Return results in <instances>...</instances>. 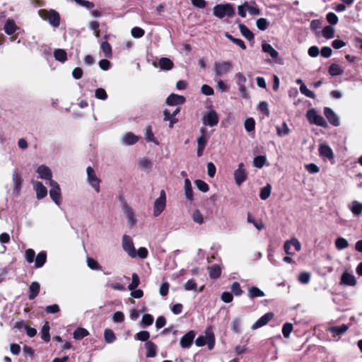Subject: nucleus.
Here are the masks:
<instances>
[{"mask_svg":"<svg viewBox=\"0 0 362 362\" xmlns=\"http://www.w3.org/2000/svg\"><path fill=\"white\" fill-rule=\"evenodd\" d=\"M326 19L331 25H336L339 21L337 16L333 12L328 13Z\"/></svg>","mask_w":362,"mask_h":362,"instance_id":"58","label":"nucleus"},{"mask_svg":"<svg viewBox=\"0 0 362 362\" xmlns=\"http://www.w3.org/2000/svg\"><path fill=\"white\" fill-rule=\"evenodd\" d=\"M202 135L197 138V154L198 157H200L203 154L204 149L207 144L209 137L206 136L205 133V130L204 129H201Z\"/></svg>","mask_w":362,"mask_h":362,"instance_id":"16","label":"nucleus"},{"mask_svg":"<svg viewBox=\"0 0 362 362\" xmlns=\"http://www.w3.org/2000/svg\"><path fill=\"white\" fill-rule=\"evenodd\" d=\"M12 181L13 184V193L16 196H18L20 194L21 189V185H22V177L20 173L18 172L17 170H15L13 171L12 173Z\"/></svg>","mask_w":362,"mask_h":362,"instance_id":"15","label":"nucleus"},{"mask_svg":"<svg viewBox=\"0 0 362 362\" xmlns=\"http://www.w3.org/2000/svg\"><path fill=\"white\" fill-rule=\"evenodd\" d=\"M40 284L37 281H34L33 282L30 287H29V291H30V294H29V299L30 300H33L34 299L39 293L40 292Z\"/></svg>","mask_w":362,"mask_h":362,"instance_id":"30","label":"nucleus"},{"mask_svg":"<svg viewBox=\"0 0 362 362\" xmlns=\"http://www.w3.org/2000/svg\"><path fill=\"white\" fill-rule=\"evenodd\" d=\"M185 98L182 95L171 94L166 99V103L169 105H182L185 103Z\"/></svg>","mask_w":362,"mask_h":362,"instance_id":"22","label":"nucleus"},{"mask_svg":"<svg viewBox=\"0 0 362 362\" xmlns=\"http://www.w3.org/2000/svg\"><path fill=\"white\" fill-rule=\"evenodd\" d=\"M139 168L144 171H149L153 167V163L147 158H141L137 161Z\"/></svg>","mask_w":362,"mask_h":362,"instance_id":"25","label":"nucleus"},{"mask_svg":"<svg viewBox=\"0 0 362 362\" xmlns=\"http://www.w3.org/2000/svg\"><path fill=\"white\" fill-rule=\"evenodd\" d=\"M4 30L7 35H11L18 30V26L13 19L8 18L5 23Z\"/></svg>","mask_w":362,"mask_h":362,"instance_id":"24","label":"nucleus"},{"mask_svg":"<svg viewBox=\"0 0 362 362\" xmlns=\"http://www.w3.org/2000/svg\"><path fill=\"white\" fill-rule=\"evenodd\" d=\"M218 120V115L217 112L213 109H210L209 111L205 112L202 118V123L204 125L210 127H214L217 125Z\"/></svg>","mask_w":362,"mask_h":362,"instance_id":"9","label":"nucleus"},{"mask_svg":"<svg viewBox=\"0 0 362 362\" xmlns=\"http://www.w3.org/2000/svg\"><path fill=\"white\" fill-rule=\"evenodd\" d=\"M266 162V157L262 156H257L253 160V165L256 168H261Z\"/></svg>","mask_w":362,"mask_h":362,"instance_id":"52","label":"nucleus"},{"mask_svg":"<svg viewBox=\"0 0 362 362\" xmlns=\"http://www.w3.org/2000/svg\"><path fill=\"white\" fill-rule=\"evenodd\" d=\"M95 96L99 100H105L107 98V94L103 88H97L95 91Z\"/></svg>","mask_w":362,"mask_h":362,"instance_id":"62","label":"nucleus"},{"mask_svg":"<svg viewBox=\"0 0 362 362\" xmlns=\"http://www.w3.org/2000/svg\"><path fill=\"white\" fill-rule=\"evenodd\" d=\"M47 259V255L45 252H40L37 254L35 261V266L36 268H40L42 267Z\"/></svg>","mask_w":362,"mask_h":362,"instance_id":"36","label":"nucleus"},{"mask_svg":"<svg viewBox=\"0 0 362 362\" xmlns=\"http://www.w3.org/2000/svg\"><path fill=\"white\" fill-rule=\"evenodd\" d=\"M257 27L261 30H265L269 25V23L266 18H261L256 21Z\"/></svg>","mask_w":362,"mask_h":362,"instance_id":"56","label":"nucleus"},{"mask_svg":"<svg viewBox=\"0 0 362 362\" xmlns=\"http://www.w3.org/2000/svg\"><path fill=\"white\" fill-rule=\"evenodd\" d=\"M140 284V280L139 276L134 273L132 275V282L128 285V288L130 291L135 289Z\"/></svg>","mask_w":362,"mask_h":362,"instance_id":"48","label":"nucleus"},{"mask_svg":"<svg viewBox=\"0 0 362 362\" xmlns=\"http://www.w3.org/2000/svg\"><path fill=\"white\" fill-rule=\"evenodd\" d=\"M320 156L324 160H329L331 164L335 163L334 155L330 146L325 144H321L318 148Z\"/></svg>","mask_w":362,"mask_h":362,"instance_id":"11","label":"nucleus"},{"mask_svg":"<svg viewBox=\"0 0 362 362\" xmlns=\"http://www.w3.org/2000/svg\"><path fill=\"white\" fill-rule=\"evenodd\" d=\"M185 195L187 199L189 201L193 199V192L191 182L187 178L185 180Z\"/></svg>","mask_w":362,"mask_h":362,"instance_id":"32","label":"nucleus"},{"mask_svg":"<svg viewBox=\"0 0 362 362\" xmlns=\"http://www.w3.org/2000/svg\"><path fill=\"white\" fill-rule=\"evenodd\" d=\"M247 222L252 223L258 230L264 228V224L261 220H256L250 213L247 214Z\"/></svg>","mask_w":362,"mask_h":362,"instance_id":"27","label":"nucleus"},{"mask_svg":"<svg viewBox=\"0 0 362 362\" xmlns=\"http://www.w3.org/2000/svg\"><path fill=\"white\" fill-rule=\"evenodd\" d=\"M131 33L134 37L139 38L144 35V30L139 27H134L132 29Z\"/></svg>","mask_w":362,"mask_h":362,"instance_id":"64","label":"nucleus"},{"mask_svg":"<svg viewBox=\"0 0 362 362\" xmlns=\"http://www.w3.org/2000/svg\"><path fill=\"white\" fill-rule=\"evenodd\" d=\"M298 281L302 284H308L310 280V274L308 272H300L298 276Z\"/></svg>","mask_w":362,"mask_h":362,"instance_id":"49","label":"nucleus"},{"mask_svg":"<svg viewBox=\"0 0 362 362\" xmlns=\"http://www.w3.org/2000/svg\"><path fill=\"white\" fill-rule=\"evenodd\" d=\"M88 332L85 328H77L73 333V337L75 339H81L88 335Z\"/></svg>","mask_w":362,"mask_h":362,"instance_id":"44","label":"nucleus"},{"mask_svg":"<svg viewBox=\"0 0 362 362\" xmlns=\"http://www.w3.org/2000/svg\"><path fill=\"white\" fill-rule=\"evenodd\" d=\"M213 13L218 18H223L224 17L230 18L234 16L235 9L230 4H221L213 8Z\"/></svg>","mask_w":362,"mask_h":362,"instance_id":"1","label":"nucleus"},{"mask_svg":"<svg viewBox=\"0 0 362 362\" xmlns=\"http://www.w3.org/2000/svg\"><path fill=\"white\" fill-rule=\"evenodd\" d=\"M104 337L106 343L107 344H112L116 340V336L113 331L110 329H105Z\"/></svg>","mask_w":362,"mask_h":362,"instance_id":"45","label":"nucleus"},{"mask_svg":"<svg viewBox=\"0 0 362 362\" xmlns=\"http://www.w3.org/2000/svg\"><path fill=\"white\" fill-rule=\"evenodd\" d=\"M328 72L331 76H336L342 74L344 69L337 64H332L329 67Z\"/></svg>","mask_w":362,"mask_h":362,"instance_id":"35","label":"nucleus"},{"mask_svg":"<svg viewBox=\"0 0 362 362\" xmlns=\"http://www.w3.org/2000/svg\"><path fill=\"white\" fill-rule=\"evenodd\" d=\"M241 34L247 40H250L253 39L254 35L243 24H239L238 25Z\"/></svg>","mask_w":362,"mask_h":362,"instance_id":"46","label":"nucleus"},{"mask_svg":"<svg viewBox=\"0 0 362 362\" xmlns=\"http://www.w3.org/2000/svg\"><path fill=\"white\" fill-rule=\"evenodd\" d=\"M262 47V51L269 54L272 59H276L278 57V52L270 44L263 43Z\"/></svg>","mask_w":362,"mask_h":362,"instance_id":"28","label":"nucleus"},{"mask_svg":"<svg viewBox=\"0 0 362 362\" xmlns=\"http://www.w3.org/2000/svg\"><path fill=\"white\" fill-rule=\"evenodd\" d=\"M49 185L50 187L49 193L51 199L57 205H60L62 202V193L59 184L54 180H51Z\"/></svg>","mask_w":362,"mask_h":362,"instance_id":"8","label":"nucleus"},{"mask_svg":"<svg viewBox=\"0 0 362 362\" xmlns=\"http://www.w3.org/2000/svg\"><path fill=\"white\" fill-rule=\"evenodd\" d=\"M349 329L347 325L343 324L340 326H334L329 328V331L334 335H341L344 334Z\"/></svg>","mask_w":362,"mask_h":362,"instance_id":"31","label":"nucleus"},{"mask_svg":"<svg viewBox=\"0 0 362 362\" xmlns=\"http://www.w3.org/2000/svg\"><path fill=\"white\" fill-rule=\"evenodd\" d=\"M39 16L44 20L48 21L49 23L54 27H58L59 25L60 18L59 13L54 11H47L41 9L39 11Z\"/></svg>","mask_w":362,"mask_h":362,"instance_id":"3","label":"nucleus"},{"mask_svg":"<svg viewBox=\"0 0 362 362\" xmlns=\"http://www.w3.org/2000/svg\"><path fill=\"white\" fill-rule=\"evenodd\" d=\"M146 348V356L154 357L156 355V346L151 341H148L145 344Z\"/></svg>","mask_w":362,"mask_h":362,"instance_id":"38","label":"nucleus"},{"mask_svg":"<svg viewBox=\"0 0 362 362\" xmlns=\"http://www.w3.org/2000/svg\"><path fill=\"white\" fill-rule=\"evenodd\" d=\"M144 138L147 142L153 143L156 145H158L159 143L158 140L154 136V134L152 131V128L151 126H147L144 129Z\"/></svg>","mask_w":362,"mask_h":362,"instance_id":"26","label":"nucleus"},{"mask_svg":"<svg viewBox=\"0 0 362 362\" xmlns=\"http://www.w3.org/2000/svg\"><path fill=\"white\" fill-rule=\"evenodd\" d=\"M335 247L337 250H341L349 247V243L343 237H339L335 240Z\"/></svg>","mask_w":362,"mask_h":362,"instance_id":"41","label":"nucleus"},{"mask_svg":"<svg viewBox=\"0 0 362 362\" xmlns=\"http://www.w3.org/2000/svg\"><path fill=\"white\" fill-rule=\"evenodd\" d=\"M300 250V243L296 238L288 240L284 243V250L288 255H294L296 252H299Z\"/></svg>","mask_w":362,"mask_h":362,"instance_id":"7","label":"nucleus"},{"mask_svg":"<svg viewBox=\"0 0 362 362\" xmlns=\"http://www.w3.org/2000/svg\"><path fill=\"white\" fill-rule=\"evenodd\" d=\"M233 68V64L229 61H221L215 63L214 72L216 76H223L229 73Z\"/></svg>","mask_w":362,"mask_h":362,"instance_id":"5","label":"nucleus"},{"mask_svg":"<svg viewBox=\"0 0 362 362\" xmlns=\"http://www.w3.org/2000/svg\"><path fill=\"white\" fill-rule=\"evenodd\" d=\"M166 206V194L164 190L160 192L159 197L153 203V214L154 216H158L164 211Z\"/></svg>","mask_w":362,"mask_h":362,"instance_id":"6","label":"nucleus"},{"mask_svg":"<svg viewBox=\"0 0 362 362\" xmlns=\"http://www.w3.org/2000/svg\"><path fill=\"white\" fill-rule=\"evenodd\" d=\"M349 209L355 216H358L362 213V203L358 201H353L349 206Z\"/></svg>","mask_w":362,"mask_h":362,"instance_id":"29","label":"nucleus"},{"mask_svg":"<svg viewBox=\"0 0 362 362\" xmlns=\"http://www.w3.org/2000/svg\"><path fill=\"white\" fill-rule=\"evenodd\" d=\"M264 296V293L257 287L252 286L248 289V296L250 298L263 297Z\"/></svg>","mask_w":362,"mask_h":362,"instance_id":"39","label":"nucleus"},{"mask_svg":"<svg viewBox=\"0 0 362 362\" xmlns=\"http://www.w3.org/2000/svg\"><path fill=\"white\" fill-rule=\"evenodd\" d=\"M322 35L326 39H332L334 36V28L332 25H326L322 30Z\"/></svg>","mask_w":362,"mask_h":362,"instance_id":"42","label":"nucleus"},{"mask_svg":"<svg viewBox=\"0 0 362 362\" xmlns=\"http://www.w3.org/2000/svg\"><path fill=\"white\" fill-rule=\"evenodd\" d=\"M36 173L39 178L47 180L49 181V183H50L51 180H53L52 172L51 169L45 165H40L38 166L36 169Z\"/></svg>","mask_w":362,"mask_h":362,"instance_id":"13","label":"nucleus"},{"mask_svg":"<svg viewBox=\"0 0 362 362\" xmlns=\"http://www.w3.org/2000/svg\"><path fill=\"white\" fill-rule=\"evenodd\" d=\"M35 256V252L33 249H28L25 252V257L28 263H32L34 262V258Z\"/></svg>","mask_w":362,"mask_h":362,"instance_id":"63","label":"nucleus"},{"mask_svg":"<svg viewBox=\"0 0 362 362\" xmlns=\"http://www.w3.org/2000/svg\"><path fill=\"white\" fill-rule=\"evenodd\" d=\"M209 276L212 279H217L221 274V268L218 264H214L209 267Z\"/></svg>","mask_w":362,"mask_h":362,"instance_id":"34","label":"nucleus"},{"mask_svg":"<svg viewBox=\"0 0 362 362\" xmlns=\"http://www.w3.org/2000/svg\"><path fill=\"white\" fill-rule=\"evenodd\" d=\"M272 192V186L269 184H267L265 187H264L260 192L259 197L262 200H266L271 194Z\"/></svg>","mask_w":362,"mask_h":362,"instance_id":"47","label":"nucleus"},{"mask_svg":"<svg viewBox=\"0 0 362 362\" xmlns=\"http://www.w3.org/2000/svg\"><path fill=\"white\" fill-rule=\"evenodd\" d=\"M241 321L240 319L236 318L233 320L230 325V328L233 332L239 333L240 332Z\"/></svg>","mask_w":362,"mask_h":362,"instance_id":"60","label":"nucleus"},{"mask_svg":"<svg viewBox=\"0 0 362 362\" xmlns=\"http://www.w3.org/2000/svg\"><path fill=\"white\" fill-rule=\"evenodd\" d=\"M234 180L237 185L243 184L247 178V173L243 163H240L233 173Z\"/></svg>","mask_w":362,"mask_h":362,"instance_id":"10","label":"nucleus"},{"mask_svg":"<svg viewBox=\"0 0 362 362\" xmlns=\"http://www.w3.org/2000/svg\"><path fill=\"white\" fill-rule=\"evenodd\" d=\"M192 219L195 223L198 224H202L204 223V217L199 210H195L193 211Z\"/></svg>","mask_w":362,"mask_h":362,"instance_id":"54","label":"nucleus"},{"mask_svg":"<svg viewBox=\"0 0 362 362\" xmlns=\"http://www.w3.org/2000/svg\"><path fill=\"white\" fill-rule=\"evenodd\" d=\"M277 134L279 136H283L288 134L289 133V128L286 123H283L281 127H276Z\"/></svg>","mask_w":362,"mask_h":362,"instance_id":"53","label":"nucleus"},{"mask_svg":"<svg viewBox=\"0 0 362 362\" xmlns=\"http://www.w3.org/2000/svg\"><path fill=\"white\" fill-rule=\"evenodd\" d=\"M293 330V325L291 323H285L282 327V333L285 338H288Z\"/></svg>","mask_w":362,"mask_h":362,"instance_id":"55","label":"nucleus"},{"mask_svg":"<svg viewBox=\"0 0 362 362\" xmlns=\"http://www.w3.org/2000/svg\"><path fill=\"white\" fill-rule=\"evenodd\" d=\"M306 117L310 123L317 124V112L314 108H311L308 111Z\"/></svg>","mask_w":362,"mask_h":362,"instance_id":"51","label":"nucleus"},{"mask_svg":"<svg viewBox=\"0 0 362 362\" xmlns=\"http://www.w3.org/2000/svg\"><path fill=\"white\" fill-rule=\"evenodd\" d=\"M230 288L232 293L236 296H239L243 293V290L241 289L240 285L238 282H233Z\"/></svg>","mask_w":362,"mask_h":362,"instance_id":"59","label":"nucleus"},{"mask_svg":"<svg viewBox=\"0 0 362 362\" xmlns=\"http://www.w3.org/2000/svg\"><path fill=\"white\" fill-rule=\"evenodd\" d=\"M173 66V62L168 58L163 57L159 61V67L163 70H170Z\"/></svg>","mask_w":362,"mask_h":362,"instance_id":"33","label":"nucleus"},{"mask_svg":"<svg viewBox=\"0 0 362 362\" xmlns=\"http://www.w3.org/2000/svg\"><path fill=\"white\" fill-rule=\"evenodd\" d=\"M215 344L214 334L211 329H207L204 335L199 336L195 340V344L197 346H202L207 344L209 349L211 350Z\"/></svg>","mask_w":362,"mask_h":362,"instance_id":"2","label":"nucleus"},{"mask_svg":"<svg viewBox=\"0 0 362 362\" xmlns=\"http://www.w3.org/2000/svg\"><path fill=\"white\" fill-rule=\"evenodd\" d=\"M196 187L202 192H206L209 190L208 185L201 180H197L194 182Z\"/></svg>","mask_w":362,"mask_h":362,"instance_id":"57","label":"nucleus"},{"mask_svg":"<svg viewBox=\"0 0 362 362\" xmlns=\"http://www.w3.org/2000/svg\"><path fill=\"white\" fill-rule=\"evenodd\" d=\"M122 249L132 258H136V249L130 236L124 235L122 241Z\"/></svg>","mask_w":362,"mask_h":362,"instance_id":"12","label":"nucleus"},{"mask_svg":"<svg viewBox=\"0 0 362 362\" xmlns=\"http://www.w3.org/2000/svg\"><path fill=\"white\" fill-rule=\"evenodd\" d=\"M31 184L33 185V189L36 193V197L37 199H42L47 196V189L41 182L32 180Z\"/></svg>","mask_w":362,"mask_h":362,"instance_id":"14","label":"nucleus"},{"mask_svg":"<svg viewBox=\"0 0 362 362\" xmlns=\"http://www.w3.org/2000/svg\"><path fill=\"white\" fill-rule=\"evenodd\" d=\"M274 317L273 313H267L258 319L252 326V329H256L267 325Z\"/></svg>","mask_w":362,"mask_h":362,"instance_id":"18","label":"nucleus"},{"mask_svg":"<svg viewBox=\"0 0 362 362\" xmlns=\"http://www.w3.org/2000/svg\"><path fill=\"white\" fill-rule=\"evenodd\" d=\"M87 264H88V267L91 269H93V270H100V266L99 265L98 262L90 257L87 258Z\"/></svg>","mask_w":362,"mask_h":362,"instance_id":"61","label":"nucleus"},{"mask_svg":"<svg viewBox=\"0 0 362 362\" xmlns=\"http://www.w3.org/2000/svg\"><path fill=\"white\" fill-rule=\"evenodd\" d=\"M54 57L56 59V60L64 62L66 61L67 57H66V52L65 50L62 49H57L54 52Z\"/></svg>","mask_w":362,"mask_h":362,"instance_id":"43","label":"nucleus"},{"mask_svg":"<svg viewBox=\"0 0 362 362\" xmlns=\"http://www.w3.org/2000/svg\"><path fill=\"white\" fill-rule=\"evenodd\" d=\"M100 49L103 52L104 57L107 58H110L112 57V47L107 41L101 42Z\"/></svg>","mask_w":362,"mask_h":362,"instance_id":"40","label":"nucleus"},{"mask_svg":"<svg viewBox=\"0 0 362 362\" xmlns=\"http://www.w3.org/2000/svg\"><path fill=\"white\" fill-rule=\"evenodd\" d=\"M123 212L129 225H130V226H135L137 220L134 210L128 206H124L123 207Z\"/></svg>","mask_w":362,"mask_h":362,"instance_id":"19","label":"nucleus"},{"mask_svg":"<svg viewBox=\"0 0 362 362\" xmlns=\"http://www.w3.org/2000/svg\"><path fill=\"white\" fill-rule=\"evenodd\" d=\"M244 127L247 132H252L255 129V122L253 118L249 117L245 119L244 122Z\"/></svg>","mask_w":362,"mask_h":362,"instance_id":"50","label":"nucleus"},{"mask_svg":"<svg viewBox=\"0 0 362 362\" xmlns=\"http://www.w3.org/2000/svg\"><path fill=\"white\" fill-rule=\"evenodd\" d=\"M340 284L345 286H354L356 284V279L353 274L344 272L341 276Z\"/></svg>","mask_w":362,"mask_h":362,"instance_id":"21","label":"nucleus"},{"mask_svg":"<svg viewBox=\"0 0 362 362\" xmlns=\"http://www.w3.org/2000/svg\"><path fill=\"white\" fill-rule=\"evenodd\" d=\"M324 115L327 119L328 122L334 127H338L340 124L338 116L330 107H325Z\"/></svg>","mask_w":362,"mask_h":362,"instance_id":"17","label":"nucleus"},{"mask_svg":"<svg viewBox=\"0 0 362 362\" xmlns=\"http://www.w3.org/2000/svg\"><path fill=\"white\" fill-rule=\"evenodd\" d=\"M195 337V334L192 331L188 332L185 334L180 339V345L182 348H188L191 346L193 339Z\"/></svg>","mask_w":362,"mask_h":362,"instance_id":"23","label":"nucleus"},{"mask_svg":"<svg viewBox=\"0 0 362 362\" xmlns=\"http://www.w3.org/2000/svg\"><path fill=\"white\" fill-rule=\"evenodd\" d=\"M87 182L94 190L99 193L100 192L101 180L96 175L94 169L90 166L86 168Z\"/></svg>","mask_w":362,"mask_h":362,"instance_id":"4","label":"nucleus"},{"mask_svg":"<svg viewBox=\"0 0 362 362\" xmlns=\"http://www.w3.org/2000/svg\"><path fill=\"white\" fill-rule=\"evenodd\" d=\"M139 139V137L136 136L132 132L124 134L121 138V142L123 145L130 146L136 144Z\"/></svg>","mask_w":362,"mask_h":362,"instance_id":"20","label":"nucleus"},{"mask_svg":"<svg viewBox=\"0 0 362 362\" xmlns=\"http://www.w3.org/2000/svg\"><path fill=\"white\" fill-rule=\"evenodd\" d=\"M49 329L50 327L49 322H46L45 325L42 326L40 332L42 339L47 342L50 340Z\"/></svg>","mask_w":362,"mask_h":362,"instance_id":"37","label":"nucleus"}]
</instances>
